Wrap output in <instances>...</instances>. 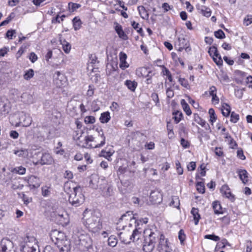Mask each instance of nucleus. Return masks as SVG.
<instances>
[{
    "mask_svg": "<svg viewBox=\"0 0 252 252\" xmlns=\"http://www.w3.org/2000/svg\"><path fill=\"white\" fill-rule=\"evenodd\" d=\"M144 234L145 242H143V250L145 252H152L158 240L157 250L158 252H172L171 245L168 239H165L163 235L154 226L145 229Z\"/></svg>",
    "mask_w": 252,
    "mask_h": 252,
    "instance_id": "obj_1",
    "label": "nucleus"
},
{
    "mask_svg": "<svg viewBox=\"0 0 252 252\" xmlns=\"http://www.w3.org/2000/svg\"><path fill=\"white\" fill-rule=\"evenodd\" d=\"M134 223L135 224L136 228L133 231L131 234V241L139 243L141 241L142 237L145 239L144 231L142 233V231H140V228L138 227L139 225V222L136 220V218L132 212H127L123 214L118 222V224H119L120 226L122 225L123 228L126 227L127 224H128V226L130 227ZM144 242L145 240H144Z\"/></svg>",
    "mask_w": 252,
    "mask_h": 252,
    "instance_id": "obj_2",
    "label": "nucleus"
},
{
    "mask_svg": "<svg viewBox=\"0 0 252 252\" xmlns=\"http://www.w3.org/2000/svg\"><path fill=\"white\" fill-rule=\"evenodd\" d=\"M64 190L68 195V201L72 206L77 207L84 202L85 197L80 186H75L72 182H67L64 184Z\"/></svg>",
    "mask_w": 252,
    "mask_h": 252,
    "instance_id": "obj_3",
    "label": "nucleus"
},
{
    "mask_svg": "<svg viewBox=\"0 0 252 252\" xmlns=\"http://www.w3.org/2000/svg\"><path fill=\"white\" fill-rule=\"evenodd\" d=\"M99 214L86 209L83 213V224L89 231L95 233L102 228Z\"/></svg>",
    "mask_w": 252,
    "mask_h": 252,
    "instance_id": "obj_4",
    "label": "nucleus"
},
{
    "mask_svg": "<svg viewBox=\"0 0 252 252\" xmlns=\"http://www.w3.org/2000/svg\"><path fill=\"white\" fill-rule=\"evenodd\" d=\"M51 238L60 249V252H69L70 242L63 232L54 230L51 233Z\"/></svg>",
    "mask_w": 252,
    "mask_h": 252,
    "instance_id": "obj_5",
    "label": "nucleus"
},
{
    "mask_svg": "<svg viewBox=\"0 0 252 252\" xmlns=\"http://www.w3.org/2000/svg\"><path fill=\"white\" fill-rule=\"evenodd\" d=\"M24 242L26 244L22 247L23 252H39L34 237L27 236L25 238Z\"/></svg>",
    "mask_w": 252,
    "mask_h": 252,
    "instance_id": "obj_6",
    "label": "nucleus"
},
{
    "mask_svg": "<svg viewBox=\"0 0 252 252\" xmlns=\"http://www.w3.org/2000/svg\"><path fill=\"white\" fill-rule=\"evenodd\" d=\"M100 133L99 132L100 135V143H96L97 141H94V137L92 135H88L85 138V143L86 147L87 148H99L103 146L105 143V137L104 136L102 130H101Z\"/></svg>",
    "mask_w": 252,
    "mask_h": 252,
    "instance_id": "obj_7",
    "label": "nucleus"
},
{
    "mask_svg": "<svg viewBox=\"0 0 252 252\" xmlns=\"http://www.w3.org/2000/svg\"><path fill=\"white\" fill-rule=\"evenodd\" d=\"M80 245L84 248L89 249L92 246L93 242L91 237L86 234H81L79 237Z\"/></svg>",
    "mask_w": 252,
    "mask_h": 252,
    "instance_id": "obj_8",
    "label": "nucleus"
},
{
    "mask_svg": "<svg viewBox=\"0 0 252 252\" xmlns=\"http://www.w3.org/2000/svg\"><path fill=\"white\" fill-rule=\"evenodd\" d=\"M0 252H15L12 250L13 243L9 239H2L0 242Z\"/></svg>",
    "mask_w": 252,
    "mask_h": 252,
    "instance_id": "obj_9",
    "label": "nucleus"
},
{
    "mask_svg": "<svg viewBox=\"0 0 252 252\" xmlns=\"http://www.w3.org/2000/svg\"><path fill=\"white\" fill-rule=\"evenodd\" d=\"M27 180L29 187L31 189L38 188L41 183L40 178L35 176H31L27 178Z\"/></svg>",
    "mask_w": 252,
    "mask_h": 252,
    "instance_id": "obj_10",
    "label": "nucleus"
},
{
    "mask_svg": "<svg viewBox=\"0 0 252 252\" xmlns=\"http://www.w3.org/2000/svg\"><path fill=\"white\" fill-rule=\"evenodd\" d=\"M162 195L158 190L152 191L150 195V200L153 204H158L162 201Z\"/></svg>",
    "mask_w": 252,
    "mask_h": 252,
    "instance_id": "obj_11",
    "label": "nucleus"
},
{
    "mask_svg": "<svg viewBox=\"0 0 252 252\" xmlns=\"http://www.w3.org/2000/svg\"><path fill=\"white\" fill-rule=\"evenodd\" d=\"M53 80L56 85L61 87L65 83V78L63 75H62L60 71H57L53 76Z\"/></svg>",
    "mask_w": 252,
    "mask_h": 252,
    "instance_id": "obj_12",
    "label": "nucleus"
},
{
    "mask_svg": "<svg viewBox=\"0 0 252 252\" xmlns=\"http://www.w3.org/2000/svg\"><path fill=\"white\" fill-rule=\"evenodd\" d=\"M175 46L178 51H181L183 49L187 48L188 42L183 36L179 37L178 40L175 42Z\"/></svg>",
    "mask_w": 252,
    "mask_h": 252,
    "instance_id": "obj_13",
    "label": "nucleus"
},
{
    "mask_svg": "<svg viewBox=\"0 0 252 252\" xmlns=\"http://www.w3.org/2000/svg\"><path fill=\"white\" fill-rule=\"evenodd\" d=\"M131 234L130 232L127 231L121 232L119 234V237L122 242L124 244H129L131 241Z\"/></svg>",
    "mask_w": 252,
    "mask_h": 252,
    "instance_id": "obj_14",
    "label": "nucleus"
},
{
    "mask_svg": "<svg viewBox=\"0 0 252 252\" xmlns=\"http://www.w3.org/2000/svg\"><path fill=\"white\" fill-rule=\"evenodd\" d=\"M53 162L54 159L50 154L45 153L42 154L40 160L41 164H51Z\"/></svg>",
    "mask_w": 252,
    "mask_h": 252,
    "instance_id": "obj_15",
    "label": "nucleus"
},
{
    "mask_svg": "<svg viewBox=\"0 0 252 252\" xmlns=\"http://www.w3.org/2000/svg\"><path fill=\"white\" fill-rule=\"evenodd\" d=\"M220 191L222 194L225 197L231 200H233L234 199V196L232 194L230 189L227 185H224L222 186L220 189Z\"/></svg>",
    "mask_w": 252,
    "mask_h": 252,
    "instance_id": "obj_16",
    "label": "nucleus"
},
{
    "mask_svg": "<svg viewBox=\"0 0 252 252\" xmlns=\"http://www.w3.org/2000/svg\"><path fill=\"white\" fill-rule=\"evenodd\" d=\"M119 58H120V67L124 70L126 68H127L129 66L128 63L126 62V60L127 58V56L126 54L124 52H120L119 54Z\"/></svg>",
    "mask_w": 252,
    "mask_h": 252,
    "instance_id": "obj_17",
    "label": "nucleus"
},
{
    "mask_svg": "<svg viewBox=\"0 0 252 252\" xmlns=\"http://www.w3.org/2000/svg\"><path fill=\"white\" fill-rule=\"evenodd\" d=\"M56 219L59 221V223L62 225L67 224L69 222L68 217L65 212L56 215Z\"/></svg>",
    "mask_w": 252,
    "mask_h": 252,
    "instance_id": "obj_18",
    "label": "nucleus"
},
{
    "mask_svg": "<svg viewBox=\"0 0 252 252\" xmlns=\"http://www.w3.org/2000/svg\"><path fill=\"white\" fill-rule=\"evenodd\" d=\"M20 123L24 126H28L31 125L32 122V119L30 116L23 114L21 116Z\"/></svg>",
    "mask_w": 252,
    "mask_h": 252,
    "instance_id": "obj_19",
    "label": "nucleus"
},
{
    "mask_svg": "<svg viewBox=\"0 0 252 252\" xmlns=\"http://www.w3.org/2000/svg\"><path fill=\"white\" fill-rule=\"evenodd\" d=\"M197 9L199 10V12L203 14L204 16L207 17L211 16V11L209 8H208L204 5H200L198 4L197 5Z\"/></svg>",
    "mask_w": 252,
    "mask_h": 252,
    "instance_id": "obj_20",
    "label": "nucleus"
},
{
    "mask_svg": "<svg viewBox=\"0 0 252 252\" xmlns=\"http://www.w3.org/2000/svg\"><path fill=\"white\" fill-rule=\"evenodd\" d=\"M216 92L217 89L215 86H212L210 88L209 94L210 95L212 96V102L215 103V104H218L219 102V98L217 96Z\"/></svg>",
    "mask_w": 252,
    "mask_h": 252,
    "instance_id": "obj_21",
    "label": "nucleus"
},
{
    "mask_svg": "<svg viewBox=\"0 0 252 252\" xmlns=\"http://www.w3.org/2000/svg\"><path fill=\"white\" fill-rule=\"evenodd\" d=\"M191 214L193 217L195 225H197L200 219V216L198 213V209L195 208H192L191 211Z\"/></svg>",
    "mask_w": 252,
    "mask_h": 252,
    "instance_id": "obj_22",
    "label": "nucleus"
},
{
    "mask_svg": "<svg viewBox=\"0 0 252 252\" xmlns=\"http://www.w3.org/2000/svg\"><path fill=\"white\" fill-rule=\"evenodd\" d=\"M115 31L120 38L123 39H127V36L123 31L122 27L121 25L117 24L115 27Z\"/></svg>",
    "mask_w": 252,
    "mask_h": 252,
    "instance_id": "obj_23",
    "label": "nucleus"
},
{
    "mask_svg": "<svg viewBox=\"0 0 252 252\" xmlns=\"http://www.w3.org/2000/svg\"><path fill=\"white\" fill-rule=\"evenodd\" d=\"M239 176L241 180L244 184H246L248 180V173L246 170H241L238 171Z\"/></svg>",
    "mask_w": 252,
    "mask_h": 252,
    "instance_id": "obj_24",
    "label": "nucleus"
},
{
    "mask_svg": "<svg viewBox=\"0 0 252 252\" xmlns=\"http://www.w3.org/2000/svg\"><path fill=\"white\" fill-rule=\"evenodd\" d=\"M125 85L126 86L128 89L130 91L134 92L137 86V83L135 81L127 80L125 81Z\"/></svg>",
    "mask_w": 252,
    "mask_h": 252,
    "instance_id": "obj_25",
    "label": "nucleus"
},
{
    "mask_svg": "<svg viewBox=\"0 0 252 252\" xmlns=\"http://www.w3.org/2000/svg\"><path fill=\"white\" fill-rule=\"evenodd\" d=\"M14 154L18 156L19 157L26 158L28 157L29 152L26 149H21L19 150H15L14 151Z\"/></svg>",
    "mask_w": 252,
    "mask_h": 252,
    "instance_id": "obj_26",
    "label": "nucleus"
},
{
    "mask_svg": "<svg viewBox=\"0 0 252 252\" xmlns=\"http://www.w3.org/2000/svg\"><path fill=\"white\" fill-rule=\"evenodd\" d=\"M213 208L214 210V212L216 214H222L221 206L218 201H214L213 203Z\"/></svg>",
    "mask_w": 252,
    "mask_h": 252,
    "instance_id": "obj_27",
    "label": "nucleus"
},
{
    "mask_svg": "<svg viewBox=\"0 0 252 252\" xmlns=\"http://www.w3.org/2000/svg\"><path fill=\"white\" fill-rule=\"evenodd\" d=\"M181 104L186 114L188 116L190 115L191 114V111L189 104L186 102V101L184 99H182L181 101Z\"/></svg>",
    "mask_w": 252,
    "mask_h": 252,
    "instance_id": "obj_28",
    "label": "nucleus"
},
{
    "mask_svg": "<svg viewBox=\"0 0 252 252\" xmlns=\"http://www.w3.org/2000/svg\"><path fill=\"white\" fill-rule=\"evenodd\" d=\"M111 117L109 112H105L101 114L99 120L102 123H106L110 120Z\"/></svg>",
    "mask_w": 252,
    "mask_h": 252,
    "instance_id": "obj_29",
    "label": "nucleus"
},
{
    "mask_svg": "<svg viewBox=\"0 0 252 252\" xmlns=\"http://www.w3.org/2000/svg\"><path fill=\"white\" fill-rule=\"evenodd\" d=\"M222 114L224 117H227L229 116L230 113V107L226 103H223L222 105L221 108Z\"/></svg>",
    "mask_w": 252,
    "mask_h": 252,
    "instance_id": "obj_30",
    "label": "nucleus"
},
{
    "mask_svg": "<svg viewBox=\"0 0 252 252\" xmlns=\"http://www.w3.org/2000/svg\"><path fill=\"white\" fill-rule=\"evenodd\" d=\"M149 72L147 69L145 67H140L136 70V74L139 77L146 76L147 73Z\"/></svg>",
    "mask_w": 252,
    "mask_h": 252,
    "instance_id": "obj_31",
    "label": "nucleus"
},
{
    "mask_svg": "<svg viewBox=\"0 0 252 252\" xmlns=\"http://www.w3.org/2000/svg\"><path fill=\"white\" fill-rule=\"evenodd\" d=\"M60 41L61 43L62 44L63 49L64 52L66 53H68L70 52L71 49V45L70 44L64 40L63 41L61 40Z\"/></svg>",
    "mask_w": 252,
    "mask_h": 252,
    "instance_id": "obj_32",
    "label": "nucleus"
},
{
    "mask_svg": "<svg viewBox=\"0 0 252 252\" xmlns=\"http://www.w3.org/2000/svg\"><path fill=\"white\" fill-rule=\"evenodd\" d=\"M194 121L199 125L203 127H205L206 125V122L202 119L198 114H194Z\"/></svg>",
    "mask_w": 252,
    "mask_h": 252,
    "instance_id": "obj_33",
    "label": "nucleus"
},
{
    "mask_svg": "<svg viewBox=\"0 0 252 252\" xmlns=\"http://www.w3.org/2000/svg\"><path fill=\"white\" fill-rule=\"evenodd\" d=\"M23 98H27V100H24V102L27 104H32L34 102V100L32 96L28 94H24L22 95Z\"/></svg>",
    "mask_w": 252,
    "mask_h": 252,
    "instance_id": "obj_34",
    "label": "nucleus"
},
{
    "mask_svg": "<svg viewBox=\"0 0 252 252\" xmlns=\"http://www.w3.org/2000/svg\"><path fill=\"white\" fill-rule=\"evenodd\" d=\"M170 206H172L175 208H179L180 201L178 197L174 196L172 197V200L169 203Z\"/></svg>",
    "mask_w": 252,
    "mask_h": 252,
    "instance_id": "obj_35",
    "label": "nucleus"
},
{
    "mask_svg": "<svg viewBox=\"0 0 252 252\" xmlns=\"http://www.w3.org/2000/svg\"><path fill=\"white\" fill-rule=\"evenodd\" d=\"M26 171V168L22 166L16 167L12 170V172L18 173L20 175H24L25 174Z\"/></svg>",
    "mask_w": 252,
    "mask_h": 252,
    "instance_id": "obj_36",
    "label": "nucleus"
},
{
    "mask_svg": "<svg viewBox=\"0 0 252 252\" xmlns=\"http://www.w3.org/2000/svg\"><path fill=\"white\" fill-rule=\"evenodd\" d=\"M108 244L109 246L114 247L117 244V239L115 236L112 235L109 237L108 240Z\"/></svg>",
    "mask_w": 252,
    "mask_h": 252,
    "instance_id": "obj_37",
    "label": "nucleus"
},
{
    "mask_svg": "<svg viewBox=\"0 0 252 252\" xmlns=\"http://www.w3.org/2000/svg\"><path fill=\"white\" fill-rule=\"evenodd\" d=\"M73 27L75 31L79 30L81 27V22L80 19L75 17L73 20Z\"/></svg>",
    "mask_w": 252,
    "mask_h": 252,
    "instance_id": "obj_38",
    "label": "nucleus"
},
{
    "mask_svg": "<svg viewBox=\"0 0 252 252\" xmlns=\"http://www.w3.org/2000/svg\"><path fill=\"white\" fill-rule=\"evenodd\" d=\"M81 6L80 4L73 3V2H69L68 3V9L70 12H72L76 10L78 8H79Z\"/></svg>",
    "mask_w": 252,
    "mask_h": 252,
    "instance_id": "obj_39",
    "label": "nucleus"
},
{
    "mask_svg": "<svg viewBox=\"0 0 252 252\" xmlns=\"http://www.w3.org/2000/svg\"><path fill=\"white\" fill-rule=\"evenodd\" d=\"M208 53H209L210 55L212 57H216L218 58L219 57V53L218 52L217 48L215 46L211 47L209 48Z\"/></svg>",
    "mask_w": 252,
    "mask_h": 252,
    "instance_id": "obj_40",
    "label": "nucleus"
},
{
    "mask_svg": "<svg viewBox=\"0 0 252 252\" xmlns=\"http://www.w3.org/2000/svg\"><path fill=\"white\" fill-rule=\"evenodd\" d=\"M34 75V71L33 69H30L28 70L25 74L24 75V78L25 79L28 80L32 78Z\"/></svg>",
    "mask_w": 252,
    "mask_h": 252,
    "instance_id": "obj_41",
    "label": "nucleus"
},
{
    "mask_svg": "<svg viewBox=\"0 0 252 252\" xmlns=\"http://www.w3.org/2000/svg\"><path fill=\"white\" fill-rule=\"evenodd\" d=\"M100 155L101 156L105 158H107L108 160L111 161V157L113 155V153L110 151L107 152L105 151V150H102L101 152Z\"/></svg>",
    "mask_w": 252,
    "mask_h": 252,
    "instance_id": "obj_42",
    "label": "nucleus"
},
{
    "mask_svg": "<svg viewBox=\"0 0 252 252\" xmlns=\"http://www.w3.org/2000/svg\"><path fill=\"white\" fill-rule=\"evenodd\" d=\"M84 122L86 124H93L95 123V119L94 116H86L84 119Z\"/></svg>",
    "mask_w": 252,
    "mask_h": 252,
    "instance_id": "obj_43",
    "label": "nucleus"
},
{
    "mask_svg": "<svg viewBox=\"0 0 252 252\" xmlns=\"http://www.w3.org/2000/svg\"><path fill=\"white\" fill-rule=\"evenodd\" d=\"M162 73L164 75L166 76L167 78L170 82H172V76L169 70L166 68L164 67L162 70Z\"/></svg>",
    "mask_w": 252,
    "mask_h": 252,
    "instance_id": "obj_44",
    "label": "nucleus"
},
{
    "mask_svg": "<svg viewBox=\"0 0 252 252\" xmlns=\"http://www.w3.org/2000/svg\"><path fill=\"white\" fill-rule=\"evenodd\" d=\"M209 114L210 115V120L212 123H213L217 119L214 110L213 108L210 109Z\"/></svg>",
    "mask_w": 252,
    "mask_h": 252,
    "instance_id": "obj_45",
    "label": "nucleus"
},
{
    "mask_svg": "<svg viewBox=\"0 0 252 252\" xmlns=\"http://www.w3.org/2000/svg\"><path fill=\"white\" fill-rule=\"evenodd\" d=\"M196 189L199 192L203 193L205 192L204 183L202 182H198L196 184Z\"/></svg>",
    "mask_w": 252,
    "mask_h": 252,
    "instance_id": "obj_46",
    "label": "nucleus"
},
{
    "mask_svg": "<svg viewBox=\"0 0 252 252\" xmlns=\"http://www.w3.org/2000/svg\"><path fill=\"white\" fill-rule=\"evenodd\" d=\"M214 35L216 38L219 39H223L225 37V34L221 30H219L214 32Z\"/></svg>",
    "mask_w": 252,
    "mask_h": 252,
    "instance_id": "obj_47",
    "label": "nucleus"
},
{
    "mask_svg": "<svg viewBox=\"0 0 252 252\" xmlns=\"http://www.w3.org/2000/svg\"><path fill=\"white\" fill-rule=\"evenodd\" d=\"M174 115L173 119H174L176 124L178 123L181 120L183 114L181 112H177L173 114Z\"/></svg>",
    "mask_w": 252,
    "mask_h": 252,
    "instance_id": "obj_48",
    "label": "nucleus"
},
{
    "mask_svg": "<svg viewBox=\"0 0 252 252\" xmlns=\"http://www.w3.org/2000/svg\"><path fill=\"white\" fill-rule=\"evenodd\" d=\"M23 186L20 184L17 181L12 182L11 188L14 189H21Z\"/></svg>",
    "mask_w": 252,
    "mask_h": 252,
    "instance_id": "obj_49",
    "label": "nucleus"
},
{
    "mask_svg": "<svg viewBox=\"0 0 252 252\" xmlns=\"http://www.w3.org/2000/svg\"><path fill=\"white\" fill-rule=\"evenodd\" d=\"M132 27L137 31V32L140 33L142 34L143 32V30L141 28H139V24L138 23H136L135 22H133L131 24Z\"/></svg>",
    "mask_w": 252,
    "mask_h": 252,
    "instance_id": "obj_50",
    "label": "nucleus"
},
{
    "mask_svg": "<svg viewBox=\"0 0 252 252\" xmlns=\"http://www.w3.org/2000/svg\"><path fill=\"white\" fill-rule=\"evenodd\" d=\"M239 116L238 114L235 113L234 112L231 113V118H230V121L231 122L235 123L239 120Z\"/></svg>",
    "mask_w": 252,
    "mask_h": 252,
    "instance_id": "obj_51",
    "label": "nucleus"
},
{
    "mask_svg": "<svg viewBox=\"0 0 252 252\" xmlns=\"http://www.w3.org/2000/svg\"><path fill=\"white\" fill-rule=\"evenodd\" d=\"M42 194L44 196H47L50 194V191L49 188L47 186H44L41 188Z\"/></svg>",
    "mask_w": 252,
    "mask_h": 252,
    "instance_id": "obj_52",
    "label": "nucleus"
},
{
    "mask_svg": "<svg viewBox=\"0 0 252 252\" xmlns=\"http://www.w3.org/2000/svg\"><path fill=\"white\" fill-rule=\"evenodd\" d=\"M151 97L153 101L156 103V105L157 106H159V102L158 95L157 93H154L151 95Z\"/></svg>",
    "mask_w": 252,
    "mask_h": 252,
    "instance_id": "obj_53",
    "label": "nucleus"
},
{
    "mask_svg": "<svg viewBox=\"0 0 252 252\" xmlns=\"http://www.w3.org/2000/svg\"><path fill=\"white\" fill-rule=\"evenodd\" d=\"M204 238L205 239L212 240L215 241H218L220 239L219 237H218L217 236H216L215 235H213V234H212V235H206L204 236Z\"/></svg>",
    "mask_w": 252,
    "mask_h": 252,
    "instance_id": "obj_54",
    "label": "nucleus"
},
{
    "mask_svg": "<svg viewBox=\"0 0 252 252\" xmlns=\"http://www.w3.org/2000/svg\"><path fill=\"white\" fill-rule=\"evenodd\" d=\"M179 82H180V84L182 86L184 87L185 88H189V85L188 83V81L187 80H186L185 79L180 78L179 79Z\"/></svg>",
    "mask_w": 252,
    "mask_h": 252,
    "instance_id": "obj_55",
    "label": "nucleus"
},
{
    "mask_svg": "<svg viewBox=\"0 0 252 252\" xmlns=\"http://www.w3.org/2000/svg\"><path fill=\"white\" fill-rule=\"evenodd\" d=\"M22 198L24 201V204H28L30 202H32V198L31 197H29L27 196L25 194H22Z\"/></svg>",
    "mask_w": 252,
    "mask_h": 252,
    "instance_id": "obj_56",
    "label": "nucleus"
},
{
    "mask_svg": "<svg viewBox=\"0 0 252 252\" xmlns=\"http://www.w3.org/2000/svg\"><path fill=\"white\" fill-rule=\"evenodd\" d=\"M218 56L219 57H218V58L215 56L212 57V58L217 65H221L222 63V60L221 59V56L219 54Z\"/></svg>",
    "mask_w": 252,
    "mask_h": 252,
    "instance_id": "obj_57",
    "label": "nucleus"
},
{
    "mask_svg": "<svg viewBox=\"0 0 252 252\" xmlns=\"http://www.w3.org/2000/svg\"><path fill=\"white\" fill-rule=\"evenodd\" d=\"M244 23L246 24V26H248L250 24L252 23V15H248L247 16L244 20Z\"/></svg>",
    "mask_w": 252,
    "mask_h": 252,
    "instance_id": "obj_58",
    "label": "nucleus"
},
{
    "mask_svg": "<svg viewBox=\"0 0 252 252\" xmlns=\"http://www.w3.org/2000/svg\"><path fill=\"white\" fill-rule=\"evenodd\" d=\"M185 234L183 230H180L179 232L178 238L181 243H183L184 240H185Z\"/></svg>",
    "mask_w": 252,
    "mask_h": 252,
    "instance_id": "obj_59",
    "label": "nucleus"
},
{
    "mask_svg": "<svg viewBox=\"0 0 252 252\" xmlns=\"http://www.w3.org/2000/svg\"><path fill=\"white\" fill-rule=\"evenodd\" d=\"M235 94L236 96L238 98H242L243 94V90L239 89H235Z\"/></svg>",
    "mask_w": 252,
    "mask_h": 252,
    "instance_id": "obj_60",
    "label": "nucleus"
},
{
    "mask_svg": "<svg viewBox=\"0 0 252 252\" xmlns=\"http://www.w3.org/2000/svg\"><path fill=\"white\" fill-rule=\"evenodd\" d=\"M162 8L164 9V12H166L169 10L172 9L173 8V6H171L168 3L165 2L162 4Z\"/></svg>",
    "mask_w": 252,
    "mask_h": 252,
    "instance_id": "obj_61",
    "label": "nucleus"
},
{
    "mask_svg": "<svg viewBox=\"0 0 252 252\" xmlns=\"http://www.w3.org/2000/svg\"><path fill=\"white\" fill-rule=\"evenodd\" d=\"M25 49V48L23 47V46L20 47V48L16 54V57L17 59H18L21 56V55L24 53Z\"/></svg>",
    "mask_w": 252,
    "mask_h": 252,
    "instance_id": "obj_62",
    "label": "nucleus"
},
{
    "mask_svg": "<svg viewBox=\"0 0 252 252\" xmlns=\"http://www.w3.org/2000/svg\"><path fill=\"white\" fill-rule=\"evenodd\" d=\"M83 132L81 130H77L73 135V138L76 140H79Z\"/></svg>",
    "mask_w": 252,
    "mask_h": 252,
    "instance_id": "obj_63",
    "label": "nucleus"
},
{
    "mask_svg": "<svg viewBox=\"0 0 252 252\" xmlns=\"http://www.w3.org/2000/svg\"><path fill=\"white\" fill-rule=\"evenodd\" d=\"M9 49L8 47H4L0 50V57H3L5 54L9 51Z\"/></svg>",
    "mask_w": 252,
    "mask_h": 252,
    "instance_id": "obj_64",
    "label": "nucleus"
}]
</instances>
